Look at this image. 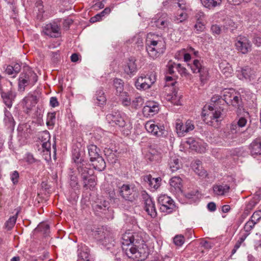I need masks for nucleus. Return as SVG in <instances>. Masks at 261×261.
<instances>
[{"mask_svg": "<svg viewBox=\"0 0 261 261\" xmlns=\"http://www.w3.org/2000/svg\"><path fill=\"white\" fill-rule=\"evenodd\" d=\"M122 248L126 256L134 260H144L149 255V249L139 233L126 232L122 237Z\"/></svg>", "mask_w": 261, "mask_h": 261, "instance_id": "obj_1", "label": "nucleus"}, {"mask_svg": "<svg viewBox=\"0 0 261 261\" xmlns=\"http://www.w3.org/2000/svg\"><path fill=\"white\" fill-rule=\"evenodd\" d=\"M145 47L148 57L154 60L164 53L166 43L162 37L154 36L152 39L148 37L145 43Z\"/></svg>", "mask_w": 261, "mask_h": 261, "instance_id": "obj_2", "label": "nucleus"}, {"mask_svg": "<svg viewBox=\"0 0 261 261\" xmlns=\"http://www.w3.org/2000/svg\"><path fill=\"white\" fill-rule=\"evenodd\" d=\"M12 83L8 81L0 82V94L3 102L8 108H11L16 97V93L12 90Z\"/></svg>", "mask_w": 261, "mask_h": 261, "instance_id": "obj_3", "label": "nucleus"}, {"mask_svg": "<svg viewBox=\"0 0 261 261\" xmlns=\"http://www.w3.org/2000/svg\"><path fill=\"white\" fill-rule=\"evenodd\" d=\"M202 116L205 123L210 125H215V123H218L222 119L221 110L214 109L211 106L206 105L203 107Z\"/></svg>", "mask_w": 261, "mask_h": 261, "instance_id": "obj_4", "label": "nucleus"}, {"mask_svg": "<svg viewBox=\"0 0 261 261\" xmlns=\"http://www.w3.org/2000/svg\"><path fill=\"white\" fill-rule=\"evenodd\" d=\"M118 193L121 198L130 202L136 200L139 196V191L134 184H123L119 187Z\"/></svg>", "mask_w": 261, "mask_h": 261, "instance_id": "obj_5", "label": "nucleus"}, {"mask_svg": "<svg viewBox=\"0 0 261 261\" xmlns=\"http://www.w3.org/2000/svg\"><path fill=\"white\" fill-rule=\"evenodd\" d=\"M107 120L109 123L112 125L116 124L120 127H126L123 133L128 135L130 133L132 127L129 124H126L124 117L120 112H114L109 114L106 116Z\"/></svg>", "mask_w": 261, "mask_h": 261, "instance_id": "obj_6", "label": "nucleus"}, {"mask_svg": "<svg viewBox=\"0 0 261 261\" xmlns=\"http://www.w3.org/2000/svg\"><path fill=\"white\" fill-rule=\"evenodd\" d=\"M156 73L151 71L146 75H141L135 82V86L138 90H145L149 89L155 82Z\"/></svg>", "mask_w": 261, "mask_h": 261, "instance_id": "obj_7", "label": "nucleus"}, {"mask_svg": "<svg viewBox=\"0 0 261 261\" xmlns=\"http://www.w3.org/2000/svg\"><path fill=\"white\" fill-rule=\"evenodd\" d=\"M223 100L228 105L239 108L241 106V98L240 94L232 89H225L222 92Z\"/></svg>", "mask_w": 261, "mask_h": 261, "instance_id": "obj_8", "label": "nucleus"}, {"mask_svg": "<svg viewBox=\"0 0 261 261\" xmlns=\"http://www.w3.org/2000/svg\"><path fill=\"white\" fill-rule=\"evenodd\" d=\"M158 203L160 204L161 212L170 214L172 213L175 207L174 201L167 195H161L158 198Z\"/></svg>", "mask_w": 261, "mask_h": 261, "instance_id": "obj_9", "label": "nucleus"}, {"mask_svg": "<svg viewBox=\"0 0 261 261\" xmlns=\"http://www.w3.org/2000/svg\"><path fill=\"white\" fill-rule=\"evenodd\" d=\"M94 236L98 241L102 242V245L108 246V248H111V246L114 245V239L113 234L108 230L100 229L95 232Z\"/></svg>", "mask_w": 261, "mask_h": 261, "instance_id": "obj_10", "label": "nucleus"}, {"mask_svg": "<svg viewBox=\"0 0 261 261\" xmlns=\"http://www.w3.org/2000/svg\"><path fill=\"white\" fill-rule=\"evenodd\" d=\"M234 46L236 49L242 54H247L252 50V43L245 36H238L236 39Z\"/></svg>", "mask_w": 261, "mask_h": 261, "instance_id": "obj_11", "label": "nucleus"}, {"mask_svg": "<svg viewBox=\"0 0 261 261\" xmlns=\"http://www.w3.org/2000/svg\"><path fill=\"white\" fill-rule=\"evenodd\" d=\"M190 68L193 73H199V77L201 82L203 83L209 78L208 69L203 66L198 60H194L193 63L190 65Z\"/></svg>", "mask_w": 261, "mask_h": 261, "instance_id": "obj_12", "label": "nucleus"}, {"mask_svg": "<svg viewBox=\"0 0 261 261\" xmlns=\"http://www.w3.org/2000/svg\"><path fill=\"white\" fill-rule=\"evenodd\" d=\"M153 20L156 27L160 29H165L170 24V18L166 13L157 14Z\"/></svg>", "mask_w": 261, "mask_h": 261, "instance_id": "obj_13", "label": "nucleus"}, {"mask_svg": "<svg viewBox=\"0 0 261 261\" xmlns=\"http://www.w3.org/2000/svg\"><path fill=\"white\" fill-rule=\"evenodd\" d=\"M144 199V209L147 214L152 218L156 216V211L155 207V204L149 196L146 194L143 195Z\"/></svg>", "mask_w": 261, "mask_h": 261, "instance_id": "obj_14", "label": "nucleus"}, {"mask_svg": "<svg viewBox=\"0 0 261 261\" xmlns=\"http://www.w3.org/2000/svg\"><path fill=\"white\" fill-rule=\"evenodd\" d=\"M60 30L59 27L56 23L47 24L43 28L44 34L54 38L60 36Z\"/></svg>", "mask_w": 261, "mask_h": 261, "instance_id": "obj_15", "label": "nucleus"}, {"mask_svg": "<svg viewBox=\"0 0 261 261\" xmlns=\"http://www.w3.org/2000/svg\"><path fill=\"white\" fill-rule=\"evenodd\" d=\"M237 76L241 80L251 81L254 79V71L248 67L237 70Z\"/></svg>", "mask_w": 261, "mask_h": 261, "instance_id": "obj_16", "label": "nucleus"}, {"mask_svg": "<svg viewBox=\"0 0 261 261\" xmlns=\"http://www.w3.org/2000/svg\"><path fill=\"white\" fill-rule=\"evenodd\" d=\"M159 110V105L154 101H149L143 109V114L147 117L153 116Z\"/></svg>", "mask_w": 261, "mask_h": 261, "instance_id": "obj_17", "label": "nucleus"}, {"mask_svg": "<svg viewBox=\"0 0 261 261\" xmlns=\"http://www.w3.org/2000/svg\"><path fill=\"white\" fill-rule=\"evenodd\" d=\"M124 72L129 76H133L136 74L138 70L136 60L135 58L130 57L129 58L126 65L124 68Z\"/></svg>", "mask_w": 261, "mask_h": 261, "instance_id": "obj_18", "label": "nucleus"}, {"mask_svg": "<svg viewBox=\"0 0 261 261\" xmlns=\"http://www.w3.org/2000/svg\"><path fill=\"white\" fill-rule=\"evenodd\" d=\"M170 190L172 192L179 193L181 192L182 187V179L178 176H174L170 179Z\"/></svg>", "mask_w": 261, "mask_h": 261, "instance_id": "obj_19", "label": "nucleus"}, {"mask_svg": "<svg viewBox=\"0 0 261 261\" xmlns=\"http://www.w3.org/2000/svg\"><path fill=\"white\" fill-rule=\"evenodd\" d=\"M19 76L28 81H29V84H31V86L34 85L37 81V74L30 69H27L25 71L20 74Z\"/></svg>", "mask_w": 261, "mask_h": 261, "instance_id": "obj_20", "label": "nucleus"}, {"mask_svg": "<svg viewBox=\"0 0 261 261\" xmlns=\"http://www.w3.org/2000/svg\"><path fill=\"white\" fill-rule=\"evenodd\" d=\"M249 150L251 155L255 158L261 155V140L255 139L249 145Z\"/></svg>", "mask_w": 261, "mask_h": 261, "instance_id": "obj_21", "label": "nucleus"}, {"mask_svg": "<svg viewBox=\"0 0 261 261\" xmlns=\"http://www.w3.org/2000/svg\"><path fill=\"white\" fill-rule=\"evenodd\" d=\"M77 170L83 180H87L93 174L92 170L88 168L83 163L77 165Z\"/></svg>", "mask_w": 261, "mask_h": 261, "instance_id": "obj_22", "label": "nucleus"}, {"mask_svg": "<svg viewBox=\"0 0 261 261\" xmlns=\"http://www.w3.org/2000/svg\"><path fill=\"white\" fill-rule=\"evenodd\" d=\"M168 166L172 172L179 170L182 166L178 156L175 155H171L168 161Z\"/></svg>", "mask_w": 261, "mask_h": 261, "instance_id": "obj_23", "label": "nucleus"}, {"mask_svg": "<svg viewBox=\"0 0 261 261\" xmlns=\"http://www.w3.org/2000/svg\"><path fill=\"white\" fill-rule=\"evenodd\" d=\"M144 180L148 184L149 188L153 190H156L160 187L162 180L160 177L154 178L150 175L146 176Z\"/></svg>", "mask_w": 261, "mask_h": 261, "instance_id": "obj_24", "label": "nucleus"}, {"mask_svg": "<svg viewBox=\"0 0 261 261\" xmlns=\"http://www.w3.org/2000/svg\"><path fill=\"white\" fill-rule=\"evenodd\" d=\"M219 68L221 72L226 76H231L233 70L230 64L226 61H222L219 63Z\"/></svg>", "mask_w": 261, "mask_h": 261, "instance_id": "obj_25", "label": "nucleus"}, {"mask_svg": "<svg viewBox=\"0 0 261 261\" xmlns=\"http://www.w3.org/2000/svg\"><path fill=\"white\" fill-rule=\"evenodd\" d=\"M213 192L217 196H223L228 193L229 190V186L227 185H215L213 186Z\"/></svg>", "mask_w": 261, "mask_h": 261, "instance_id": "obj_26", "label": "nucleus"}, {"mask_svg": "<svg viewBox=\"0 0 261 261\" xmlns=\"http://www.w3.org/2000/svg\"><path fill=\"white\" fill-rule=\"evenodd\" d=\"M90 161L92 162L93 167L98 171H102L106 168V163L100 155L96 157L95 159L90 160Z\"/></svg>", "mask_w": 261, "mask_h": 261, "instance_id": "obj_27", "label": "nucleus"}, {"mask_svg": "<svg viewBox=\"0 0 261 261\" xmlns=\"http://www.w3.org/2000/svg\"><path fill=\"white\" fill-rule=\"evenodd\" d=\"M20 70L21 66L19 64L16 63L14 66H7L5 72L8 75H11L12 77H15Z\"/></svg>", "mask_w": 261, "mask_h": 261, "instance_id": "obj_28", "label": "nucleus"}, {"mask_svg": "<svg viewBox=\"0 0 261 261\" xmlns=\"http://www.w3.org/2000/svg\"><path fill=\"white\" fill-rule=\"evenodd\" d=\"M37 97L36 95L29 94L23 99V103L28 109H30L34 106L37 102Z\"/></svg>", "mask_w": 261, "mask_h": 261, "instance_id": "obj_29", "label": "nucleus"}, {"mask_svg": "<svg viewBox=\"0 0 261 261\" xmlns=\"http://www.w3.org/2000/svg\"><path fill=\"white\" fill-rule=\"evenodd\" d=\"M194 172L199 176L204 177L207 176L206 171L203 169L201 162L199 160L195 161L192 165Z\"/></svg>", "mask_w": 261, "mask_h": 261, "instance_id": "obj_30", "label": "nucleus"}, {"mask_svg": "<svg viewBox=\"0 0 261 261\" xmlns=\"http://www.w3.org/2000/svg\"><path fill=\"white\" fill-rule=\"evenodd\" d=\"M77 251L79 261H89V249L86 246H82Z\"/></svg>", "mask_w": 261, "mask_h": 261, "instance_id": "obj_31", "label": "nucleus"}, {"mask_svg": "<svg viewBox=\"0 0 261 261\" xmlns=\"http://www.w3.org/2000/svg\"><path fill=\"white\" fill-rule=\"evenodd\" d=\"M90 160L95 159L96 157L100 156V149L94 144H90L87 147Z\"/></svg>", "mask_w": 261, "mask_h": 261, "instance_id": "obj_32", "label": "nucleus"}, {"mask_svg": "<svg viewBox=\"0 0 261 261\" xmlns=\"http://www.w3.org/2000/svg\"><path fill=\"white\" fill-rule=\"evenodd\" d=\"M18 131L20 134L24 138L29 137V134L32 133L30 125L27 123L19 125L18 127Z\"/></svg>", "mask_w": 261, "mask_h": 261, "instance_id": "obj_33", "label": "nucleus"}, {"mask_svg": "<svg viewBox=\"0 0 261 261\" xmlns=\"http://www.w3.org/2000/svg\"><path fill=\"white\" fill-rule=\"evenodd\" d=\"M180 128H181L180 131L183 130V132H184V130H185V123L184 124L180 119H177L175 121V129L176 133L179 137L185 136L187 134L186 132H184L183 133L182 132H180Z\"/></svg>", "mask_w": 261, "mask_h": 261, "instance_id": "obj_34", "label": "nucleus"}, {"mask_svg": "<svg viewBox=\"0 0 261 261\" xmlns=\"http://www.w3.org/2000/svg\"><path fill=\"white\" fill-rule=\"evenodd\" d=\"M144 103V98L141 96H137L131 101V107L133 109L137 110L142 107Z\"/></svg>", "mask_w": 261, "mask_h": 261, "instance_id": "obj_35", "label": "nucleus"}, {"mask_svg": "<svg viewBox=\"0 0 261 261\" xmlns=\"http://www.w3.org/2000/svg\"><path fill=\"white\" fill-rule=\"evenodd\" d=\"M202 5L207 8L211 9L220 5L222 0H200Z\"/></svg>", "mask_w": 261, "mask_h": 261, "instance_id": "obj_36", "label": "nucleus"}, {"mask_svg": "<svg viewBox=\"0 0 261 261\" xmlns=\"http://www.w3.org/2000/svg\"><path fill=\"white\" fill-rule=\"evenodd\" d=\"M95 103L99 106L105 104L106 102V98L104 95V92L102 90L96 92Z\"/></svg>", "mask_w": 261, "mask_h": 261, "instance_id": "obj_37", "label": "nucleus"}, {"mask_svg": "<svg viewBox=\"0 0 261 261\" xmlns=\"http://www.w3.org/2000/svg\"><path fill=\"white\" fill-rule=\"evenodd\" d=\"M113 84L117 95L124 92V91H123V82L121 79H114Z\"/></svg>", "mask_w": 261, "mask_h": 261, "instance_id": "obj_38", "label": "nucleus"}, {"mask_svg": "<svg viewBox=\"0 0 261 261\" xmlns=\"http://www.w3.org/2000/svg\"><path fill=\"white\" fill-rule=\"evenodd\" d=\"M118 95L119 96L120 99L123 106L125 107L130 106V98L127 95V93L126 92H122V93L119 94Z\"/></svg>", "mask_w": 261, "mask_h": 261, "instance_id": "obj_39", "label": "nucleus"}, {"mask_svg": "<svg viewBox=\"0 0 261 261\" xmlns=\"http://www.w3.org/2000/svg\"><path fill=\"white\" fill-rule=\"evenodd\" d=\"M30 85H31V84H29V81L28 82V81L21 78L20 76L19 77L18 83V91L19 92H24L25 87Z\"/></svg>", "mask_w": 261, "mask_h": 261, "instance_id": "obj_40", "label": "nucleus"}, {"mask_svg": "<svg viewBox=\"0 0 261 261\" xmlns=\"http://www.w3.org/2000/svg\"><path fill=\"white\" fill-rule=\"evenodd\" d=\"M174 4H177L179 8L181 10H186L187 5L186 3H176V0H167L163 3L164 6H167V5L172 6Z\"/></svg>", "mask_w": 261, "mask_h": 261, "instance_id": "obj_41", "label": "nucleus"}, {"mask_svg": "<svg viewBox=\"0 0 261 261\" xmlns=\"http://www.w3.org/2000/svg\"><path fill=\"white\" fill-rule=\"evenodd\" d=\"M4 121L6 125L10 126H13L14 123V120L11 113L8 111L5 112V117Z\"/></svg>", "mask_w": 261, "mask_h": 261, "instance_id": "obj_42", "label": "nucleus"}, {"mask_svg": "<svg viewBox=\"0 0 261 261\" xmlns=\"http://www.w3.org/2000/svg\"><path fill=\"white\" fill-rule=\"evenodd\" d=\"M165 130L164 127L163 126H159L155 125L153 132H152V134L158 137H163L165 135Z\"/></svg>", "mask_w": 261, "mask_h": 261, "instance_id": "obj_43", "label": "nucleus"}, {"mask_svg": "<svg viewBox=\"0 0 261 261\" xmlns=\"http://www.w3.org/2000/svg\"><path fill=\"white\" fill-rule=\"evenodd\" d=\"M224 27L227 30H230L231 31L237 28V24L231 19H227L225 21Z\"/></svg>", "mask_w": 261, "mask_h": 261, "instance_id": "obj_44", "label": "nucleus"}, {"mask_svg": "<svg viewBox=\"0 0 261 261\" xmlns=\"http://www.w3.org/2000/svg\"><path fill=\"white\" fill-rule=\"evenodd\" d=\"M84 187L86 189H93L96 185L94 178L92 176H90L87 180H83Z\"/></svg>", "mask_w": 261, "mask_h": 261, "instance_id": "obj_45", "label": "nucleus"}, {"mask_svg": "<svg viewBox=\"0 0 261 261\" xmlns=\"http://www.w3.org/2000/svg\"><path fill=\"white\" fill-rule=\"evenodd\" d=\"M195 128V125L194 122L191 120H187L185 122V130L184 132H186V133H188L190 131L193 130ZM181 130L180 128L179 130ZM180 132L184 133L183 130L182 131H179Z\"/></svg>", "mask_w": 261, "mask_h": 261, "instance_id": "obj_46", "label": "nucleus"}, {"mask_svg": "<svg viewBox=\"0 0 261 261\" xmlns=\"http://www.w3.org/2000/svg\"><path fill=\"white\" fill-rule=\"evenodd\" d=\"M187 143L190 145V148L192 149L195 150L196 152H202L204 151L203 149H201L200 147H198V143L195 140H192L191 141L189 140L187 141Z\"/></svg>", "mask_w": 261, "mask_h": 261, "instance_id": "obj_47", "label": "nucleus"}, {"mask_svg": "<svg viewBox=\"0 0 261 261\" xmlns=\"http://www.w3.org/2000/svg\"><path fill=\"white\" fill-rule=\"evenodd\" d=\"M16 218V216H12L6 222L5 227L8 230H11L14 227Z\"/></svg>", "mask_w": 261, "mask_h": 261, "instance_id": "obj_48", "label": "nucleus"}, {"mask_svg": "<svg viewBox=\"0 0 261 261\" xmlns=\"http://www.w3.org/2000/svg\"><path fill=\"white\" fill-rule=\"evenodd\" d=\"M256 224L255 222L249 219V220L246 223L244 227V231L250 234V231L254 228Z\"/></svg>", "mask_w": 261, "mask_h": 261, "instance_id": "obj_49", "label": "nucleus"}, {"mask_svg": "<svg viewBox=\"0 0 261 261\" xmlns=\"http://www.w3.org/2000/svg\"><path fill=\"white\" fill-rule=\"evenodd\" d=\"M261 219V210L256 211L253 213L250 218V220L253 221L255 223H257Z\"/></svg>", "mask_w": 261, "mask_h": 261, "instance_id": "obj_50", "label": "nucleus"}, {"mask_svg": "<svg viewBox=\"0 0 261 261\" xmlns=\"http://www.w3.org/2000/svg\"><path fill=\"white\" fill-rule=\"evenodd\" d=\"M56 119L55 113H48L47 116L46 124L47 125H54Z\"/></svg>", "mask_w": 261, "mask_h": 261, "instance_id": "obj_51", "label": "nucleus"}, {"mask_svg": "<svg viewBox=\"0 0 261 261\" xmlns=\"http://www.w3.org/2000/svg\"><path fill=\"white\" fill-rule=\"evenodd\" d=\"M174 244L176 246H181L184 243V237L182 235H176L173 240Z\"/></svg>", "mask_w": 261, "mask_h": 261, "instance_id": "obj_52", "label": "nucleus"}, {"mask_svg": "<svg viewBox=\"0 0 261 261\" xmlns=\"http://www.w3.org/2000/svg\"><path fill=\"white\" fill-rule=\"evenodd\" d=\"M194 28L198 33L203 32L205 29V25L203 21H196Z\"/></svg>", "mask_w": 261, "mask_h": 261, "instance_id": "obj_53", "label": "nucleus"}, {"mask_svg": "<svg viewBox=\"0 0 261 261\" xmlns=\"http://www.w3.org/2000/svg\"><path fill=\"white\" fill-rule=\"evenodd\" d=\"M204 17V13L202 11L197 10L195 12L194 17L196 21H203Z\"/></svg>", "mask_w": 261, "mask_h": 261, "instance_id": "obj_54", "label": "nucleus"}, {"mask_svg": "<svg viewBox=\"0 0 261 261\" xmlns=\"http://www.w3.org/2000/svg\"><path fill=\"white\" fill-rule=\"evenodd\" d=\"M11 180L14 185L18 183L19 177V174L18 171H14L11 174Z\"/></svg>", "mask_w": 261, "mask_h": 261, "instance_id": "obj_55", "label": "nucleus"}, {"mask_svg": "<svg viewBox=\"0 0 261 261\" xmlns=\"http://www.w3.org/2000/svg\"><path fill=\"white\" fill-rule=\"evenodd\" d=\"M155 124L152 122H147L145 124V128L148 133H151L153 132V129H154V127Z\"/></svg>", "mask_w": 261, "mask_h": 261, "instance_id": "obj_56", "label": "nucleus"}, {"mask_svg": "<svg viewBox=\"0 0 261 261\" xmlns=\"http://www.w3.org/2000/svg\"><path fill=\"white\" fill-rule=\"evenodd\" d=\"M211 30L212 33L215 35H219L221 32V28L217 24L212 25Z\"/></svg>", "mask_w": 261, "mask_h": 261, "instance_id": "obj_57", "label": "nucleus"}, {"mask_svg": "<svg viewBox=\"0 0 261 261\" xmlns=\"http://www.w3.org/2000/svg\"><path fill=\"white\" fill-rule=\"evenodd\" d=\"M41 142L46 141H49L50 139V135L47 131H44L41 134Z\"/></svg>", "mask_w": 261, "mask_h": 261, "instance_id": "obj_58", "label": "nucleus"}, {"mask_svg": "<svg viewBox=\"0 0 261 261\" xmlns=\"http://www.w3.org/2000/svg\"><path fill=\"white\" fill-rule=\"evenodd\" d=\"M25 160L27 163H28L30 164H33L35 163L36 161L33 155L30 153H28L26 154Z\"/></svg>", "mask_w": 261, "mask_h": 261, "instance_id": "obj_59", "label": "nucleus"}, {"mask_svg": "<svg viewBox=\"0 0 261 261\" xmlns=\"http://www.w3.org/2000/svg\"><path fill=\"white\" fill-rule=\"evenodd\" d=\"M175 68L178 71V72L181 74V75H185L186 74V69L182 66L181 64H178L175 65Z\"/></svg>", "mask_w": 261, "mask_h": 261, "instance_id": "obj_60", "label": "nucleus"}, {"mask_svg": "<svg viewBox=\"0 0 261 261\" xmlns=\"http://www.w3.org/2000/svg\"><path fill=\"white\" fill-rule=\"evenodd\" d=\"M51 144L49 141H44L42 142V147L43 151H50L51 148Z\"/></svg>", "mask_w": 261, "mask_h": 261, "instance_id": "obj_61", "label": "nucleus"}, {"mask_svg": "<svg viewBox=\"0 0 261 261\" xmlns=\"http://www.w3.org/2000/svg\"><path fill=\"white\" fill-rule=\"evenodd\" d=\"M256 204V202L254 200L250 201L246 206L245 211H249L252 210L255 207Z\"/></svg>", "mask_w": 261, "mask_h": 261, "instance_id": "obj_62", "label": "nucleus"}, {"mask_svg": "<svg viewBox=\"0 0 261 261\" xmlns=\"http://www.w3.org/2000/svg\"><path fill=\"white\" fill-rule=\"evenodd\" d=\"M187 18V14L185 12H181L179 13L177 17V20H179V22H182L184 20H186Z\"/></svg>", "mask_w": 261, "mask_h": 261, "instance_id": "obj_63", "label": "nucleus"}, {"mask_svg": "<svg viewBox=\"0 0 261 261\" xmlns=\"http://www.w3.org/2000/svg\"><path fill=\"white\" fill-rule=\"evenodd\" d=\"M247 123V120L244 117H241L239 119L237 122V125L239 127H242L245 126Z\"/></svg>", "mask_w": 261, "mask_h": 261, "instance_id": "obj_64", "label": "nucleus"}]
</instances>
